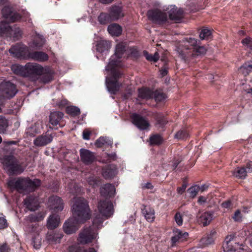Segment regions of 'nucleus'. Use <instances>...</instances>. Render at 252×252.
<instances>
[{"label": "nucleus", "instance_id": "7c9ffc66", "mask_svg": "<svg viewBox=\"0 0 252 252\" xmlns=\"http://www.w3.org/2000/svg\"><path fill=\"white\" fill-rule=\"evenodd\" d=\"M142 213L146 220L149 222H153L155 219V211L149 207L144 206Z\"/></svg>", "mask_w": 252, "mask_h": 252}, {"label": "nucleus", "instance_id": "58836bf2", "mask_svg": "<svg viewBox=\"0 0 252 252\" xmlns=\"http://www.w3.org/2000/svg\"><path fill=\"white\" fill-rule=\"evenodd\" d=\"M113 144L112 140L107 137H100L95 142V145L97 147H101L104 145L111 146Z\"/></svg>", "mask_w": 252, "mask_h": 252}, {"label": "nucleus", "instance_id": "0e129e2a", "mask_svg": "<svg viewBox=\"0 0 252 252\" xmlns=\"http://www.w3.org/2000/svg\"><path fill=\"white\" fill-rule=\"evenodd\" d=\"M91 132L87 129H85L83 132V138L85 140H89Z\"/></svg>", "mask_w": 252, "mask_h": 252}, {"label": "nucleus", "instance_id": "39448f33", "mask_svg": "<svg viewBox=\"0 0 252 252\" xmlns=\"http://www.w3.org/2000/svg\"><path fill=\"white\" fill-rule=\"evenodd\" d=\"M11 69L16 74L30 78L40 75L44 72V68L40 64L35 63H28L24 66L17 64L13 65Z\"/></svg>", "mask_w": 252, "mask_h": 252}, {"label": "nucleus", "instance_id": "f3484780", "mask_svg": "<svg viewBox=\"0 0 252 252\" xmlns=\"http://www.w3.org/2000/svg\"><path fill=\"white\" fill-rule=\"evenodd\" d=\"M131 119L133 124L140 129H146L149 126L148 121L138 114H133Z\"/></svg>", "mask_w": 252, "mask_h": 252}, {"label": "nucleus", "instance_id": "7ed1b4c3", "mask_svg": "<svg viewBox=\"0 0 252 252\" xmlns=\"http://www.w3.org/2000/svg\"><path fill=\"white\" fill-rule=\"evenodd\" d=\"M72 210L73 216L80 222H84L90 218V211L87 201L83 198L74 197Z\"/></svg>", "mask_w": 252, "mask_h": 252}, {"label": "nucleus", "instance_id": "b1692460", "mask_svg": "<svg viewBox=\"0 0 252 252\" xmlns=\"http://www.w3.org/2000/svg\"><path fill=\"white\" fill-rule=\"evenodd\" d=\"M24 204L29 210L34 211L37 209L39 203L37 198L29 196L24 200Z\"/></svg>", "mask_w": 252, "mask_h": 252}, {"label": "nucleus", "instance_id": "9d476101", "mask_svg": "<svg viewBox=\"0 0 252 252\" xmlns=\"http://www.w3.org/2000/svg\"><path fill=\"white\" fill-rule=\"evenodd\" d=\"M97 208L100 214L105 219L111 217L114 212L113 205L107 198L100 200L98 203Z\"/></svg>", "mask_w": 252, "mask_h": 252}, {"label": "nucleus", "instance_id": "37998d69", "mask_svg": "<svg viewBox=\"0 0 252 252\" xmlns=\"http://www.w3.org/2000/svg\"><path fill=\"white\" fill-rule=\"evenodd\" d=\"M162 140V138L158 134L153 135L150 137V143L152 145L160 144Z\"/></svg>", "mask_w": 252, "mask_h": 252}, {"label": "nucleus", "instance_id": "dca6fc26", "mask_svg": "<svg viewBox=\"0 0 252 252\" xmlns=\"http://www.w3.org/2000/svg\"><path fill=\"white\" fill-rule=\"evenodd\" d=\"M2 14L3 17L9 22H14L18 21L21 18L20 15L11 10V9L8 7H4L2 9Z\"/></svg>", "mask_w": 252, "mask_h": 252}, {"label": "nucleus", "instance_id": "1a4fd4ad", "mask_svg": "<svg viewBox=\"0 0 252 252\" xmlns=\"http://www.w3.org/2000/svg\"><path fill=\"white\" fill-rule=\"evenodd\" d=\"M108 70L111 71L113 79L108 80L106 78V86L108 91L111 94H115L119 91L121 86V84H119L117 80L121 76V73L119 70L114 68Z\"/></svg>", "mask_w": 252, "mask_h": 252}, {"label": "nucleus", "instance_id": "c85d7f7f", "mask_svg": "<svg viewBox=\"0 0 252 252\" xmlns=\"http://www.w3.org/2000/svg\"><path fill=\"white\" fill-rule=\"evenodd\" d=\"M109 14L113 21L117 20L124 16L121 7L117 6H112L110 10Z\"/></svg>", "mask_w": 252, "mask_h": 252}, {"label": "nucleus", "instance_id": "e2e57ef3", "mask_svg": "<svg viewBox=\"0 0 252 252\" xmlns=\"http://www.w3.org/2000/svg\"><path fill=\"white\" fill-rule=\"evenodd\" d=\"M89 184L92 186L93 188L98 186V183L94 178H91L88 180Z\"/></svg>", "mask_w": 252, "mask_h": 252}, {"label": "nucleus", "instance_id": "6ab92c4d", "mask_svg": "<svg viewBox=\"0 0 252 252\" xmlns=\"http://www.w3.org/2000/svg\"><path fill=\"white\" fill-rule=\"evenodd\" d=\"M80 156L81 160L85 164H90L93 162L95 159V156L93 153L90 151L81 149L80 150Z\"/></svg>", "mask_w": 252, "mask_h": 252}, {"label": "nucleus", "instance_id": "bf43d9fd", "mask_svg": "<svg viewBox=\"0 0 252 252\" xmlns=\"http://www.w3.org/2000/svg\"><path fill=\"white\" fill-rule=\"evenodd\" d=\"M10 248L9 245L6 243L0 244V252H9Z\"/></svg>", "mask_w": 252, "mask_h": 252}, {"label": "nucleus", "instance_id": "5701e85b", "mask_svg": "<svg viewBox=\"0 0 252 252\" xmlns=\"http://www.w3.org/2000/svg\"><path fill=\"white\" fill-rule=\"evenodd\" d=\"M40 230V228H39V226L37 224L32 226L31 229L32 232L37 233V235L32 239L33 246L36 250L39 249L41 246V237L38 234Z\"/></svg>", "mask_w": 252, "mask_h": 252}, {"label": "nucleus", "instance_id": "6e6d98bb", "mask_svg": "<svg viewBox=\"0 0 252 252\" xmlns=\"http://www.w3.org/2000/svg\"><path fill=\"white\" fill-rule=\"evenodd\" d=\"M183 214L180 212H177L174 216V219L176 223L179 225L181 226L183 224Z\"/></svg>", "mask_w": 252, "mask_h": 252}, {"label": "nucleus", "instance_id": "69168bd1", "mask_svg": "<svg viewBox=\"0 0 252 252\" xmlns=\"http://www.w3.org/2000/svg\"><path fill=\"white\" fill-rule=\"evenodd\" d=\"M246 169L247 173L252 172V161H249L246 165L245 167Z\"/></svg>", "mask_w": 252, "mask_h": 252}, {"label": "nucleus", "instance_id": "cd10ccee", "mask_svg": "<svg viewBox=\"0 0 252 252\" xmlns=\"http://www.w3.org/2000/svg\"><path fill=\"white\" fill-rule=\"evenodd\" d=\"M63 117V114L60 111H55L51 113L50 115V123L56 126L60 125V122Z\"/></svg>", "mask_w": 252, "mask_h": 252}, {"label": "nucleus", "instance_id": "9b49d317", "mask_svg": "<svg viewBox=\"0 0 252 252\" xmlns=\"http://www.w3.org/2000/svg\"><path fill=\"white\" fill-rule=\"evenodd\" d=\"M9 52L14 56L19 58L29 59L30 54L29 48L22 44H16L11 47Z\"/></svg>", "mask_w": 252, "mask_h": 252}, {"label": "nucleus", "instance_id": "c9c22d12", "mask_svg": "<svg viewBox=\"0 0 252 252\" xmlns=\"http://www.w3.org/2000/svg\"><path fill=\"white\" fill-rule=\"evenodd\" d=\"M41 75L40 80L44 83H47L53 79V71L49 68H44V72Z\"/></svg>", "mask_w": 252, "mask_h": 252}, {"label": "nucleus", "instance_id": "774afa93", "mask_svg": "<svg viewBox=\"0 0 252 252\" xmlns=\"http://www.w3.org/2000/svg\"><path fill=\"white\" fill-rule=\"evenodd\" d=\"M187 188L186 184H183L181 187H179L177 189V192L179 194H182L185 191Z\"/></svg>", "mask_w": 252, "mask_h": 252}, {"label": "nucleus", "instance_id": "3c124183", "mask_svg": "<svg viewBox=\"0 0 252 252\" xmlns=\"http://www.w3.org/2000/svg\"><path fill=\"white\" fill-rule=\"evenodd\" d=\"M62 238V235L56 234V233H53L47 235V238L48 241H49L51 242H55L57 243L58 242L59 240Z\"/></svg>", "mask_w": 252, "mask_h": 252}, {"label": "nucleus", "instance_id": "680f3d73", "mask_svg": "<svg viewBox=\"0 0 252 252\" xmlns=\"http://www.w3.org/2000/svg\"><path fill=\"white\" fill-rule=\"evenodd\" d=\"M69 252H83V251L77 246H72L69 248Z\"/></svg>", "mask_w": 252, "mask_h": 252}, {"label": "nucleus", "instance_id": "473e14b6", "mask_svg": "<svg viewBox=\"0 0 252 252\" xmlns=\"http://www.w3.org/2000/svg\"><path fill=\"white\" fill-rule=\"evenodd\" d=\"M60 224V218L58 215H51L47 220V226L48 228L54 229L57 227Z\"/></svg>", "mask_w": 252, "mask_h": 252}, {"label": "nucleus", "instance_id": "2f4dec72", "mask_svg": "<svg viewBox=\"0 0 252 252\" xmlns=\"http://www.w3.org/2000/svg\"><path fill=\"white\" fill-rule=\"evenodd\" d=\"M116 174V169L114 165H108L102 169V175L105 179L113 178Z\"/></svg>", "mask_w": 252, "mask_h": 252}, {"label": "nucleus", "instance_id": "09e8293b", "mask_svg": "<svg viewBox=\"0 0 252 252\" xmlns=\"http://www.w3.org/2000/svg\"><path fill=\"white\" fill-rule=\"evenodd\" d=\"M7 126V120L4 117L0 116V133H4Z\"/></svg>", "mask_w": 252, "mask_h": 252}, {"label": "nucleus", "instance_id": "f257e3e1", "mask_svg": "<svg viewBox=\"0 0 252 252\" xmlns=\"http://www.w3.org/2000/svg\"><path fill=\"white\" fill-rule=\"evenodd\" d=\"M199 41L194 38H187L181 41L177 47L179 56L184 60L191 56H200L205 54L206 49L199 46Z\"/></svg>", "mask_w": 252, "mask_h": 252}, {"label": "nucleus", "instance_id": "052dcab7", "mask_svg": "<svg viewBox=\"0 0 252 252\" xmlns=\"http://www.w3.org/2000/svg\"><path fill=\"white\" fill-rule=\"evenodd\" d=\"M242 215L240 210H238L235 212L233 217V219L236 221H240L242 220Z\"/></svg>", "mask_w": 252, "mask_h": 252}, {"label": "nucleus", "instance_id": "4468645a", "mask_svg": "<svg viewBox=\"0 0 252 252\" xmlns=\"http://www.w3.org/2000/svg\"><path fill=\"white\" fill-rule=\"evenodd\" d=\"M83 222L78 221L77 218L73 216L64 223L63 227L64 231L67 234L74 233L78 229V224Z\"/></svg>", "mask_w": 252, "mask_h": 252}, {"label": "nucleus", "instance_id": "864d4df0", "mask_svg": "<svg viewBox=\"0 0 252 252\" xmlns=\"http://www.w3.org/2000/svg\"><path fill=\"white\" fill-rule=\"evenodd\" d=\"M175 136L177 139H184L189 136V134L186 130L182 129L178 131Z\"/></svg>", "mask_w": 252, "mask_h": 252}, {"label": "nucleus", "instance_id": "4d7b16f0", "mask_svg": "<svg viewBox=\"0 0 252 252\" xmlns=\"http://www.w3.org/2000/svg\"><path fill=\"white\" fill-rule=\"evenodd\" d=\"M243 45L250 50H252V38L250 37H247L244 38L242 41Z\"/></svg>", "mask_w": 252, "mask_h": 252}, {"label": "nucleus", "instance_id": "20e7f679", "mask_svg": "<svg viewBox=\"0 0 252 252\" xmlns=\"http://www.w3.org/2000/svg\"><path fill=\"white\" fill-rule=\"evenodd\" d=\"M104 219L100 215H96L93 220V226H89L84 229L80 233L78 238L79 242L83 244H86L92 242L97 237V233L96 228H101Z\"/></svg>", "mask_w": 252, "mask_h": 252}, {"label": "nucleus", "instance_id": "c756f323", "mask_svg": "<svg viewBox=\"0 0 252 252\" xmlns=\"http://www.w3.org/2000/svg\"><path fill=\"white\" fill-rule=\"evenodd\" d=\"M110 47L111 43L109 41L101 40L97 44L96 50L102 54L106 55Z\"/></svg>", "mask_w": 252, "mask_h": 252}, {"label": "nucleus", "instance_id": "f704fd0d", "mask_svg": "<svg viewBox=\"0 0 252 252\" xmlns=\"http://www.w3.org/2000/svg\"><path fill=\"white\" fill-rule=\"evenodd\" d=\"M12 29L9 24L4 22H0V35L10 36L12 35Z\"/></svg>", "mask_w": 252, "mask_h": 252}, {"label": "nucleus", "instance_id": "bb28decb", "mask_svg": "<svg viewBox=\"0 0 252 252\" xmlns=\"http://www.w3.org/2000/svg\"><path fill=\"white\" fill-rule=\"evenodd\" d=\"M41 128V123L37 122L26 129V134L27 136L34 137L36 134L40 132Z\"/></svg>", "mask_w": 252, "mask_h": 252}, {"label": "nucleus", "instance_id": "72a5a7b5", "mask_svg": "<svg viewBox=\"0 0 252 252\" xmlns=\"http://www.w3.org/2000/svg\"><path fill=\"white\" fill-rule=\"evenodd\" d=\"M45 43V40L42 36L38 35L36 36L33 41L30 44L31 48L38 49L41 48Z\"/></svg>", "mask_w": 252, "mask_h": 252}, {"label": "nucleus", "instance_id": "8fccbe9b", "mask_svg": "<svg viewBox=\"0 0 252 252\" xmlns=\"http://www.w3.org/2000/svg\"><path fill=\"white\" fill-rule=\"evenodd\" d=\"M215 234L216 232H213L211 233L210 236L202 238L201 239L202 243L205 245L211 244L214 242V239L213 237Z\"/></svg>", "mask_w": 252, "mask_h": 252}, {"label": "nucleus", "instance_id": "423d86ee", "mask_svg": "<svg viewBox=\"0 0 252 252\" xmlns=\"http://www.w3.org/2000/svg\"><path fill=\"white\" fill-rule=\"evenodd\" d=\"M3 168L9 175L20 174L23 171L17 159L12 155H6L0 158Z\"/></svg>", "mask_w": 252, "mask_h": 252}, {"label": "nucleus", "instance_id": "6e6552de", "mask_svg": "<svg viewBox=\"0 0 252 252\" xmlns=\"http://www.w3.org/2000/svg\"><path fill=\"white\" fill-rule=\"evenodd\" d=\"M17 89L15 85L10 82H3L0 84V96L9 99L13 97L17 93Z\"/></svg>", "mask_w": 252, "mask_h": 252}, {"label": "nucleus", "instance_id": "e433bc0d", "mask_svg": "<svg viewBox=\"0 0 252 252\" xmlns=\"http://www.w3.org/2000/svg\"><path fill=\"white\" fill-rule=\"evenodd\" d=\"M108 31L112 36H118L121 34L122 30L119 25L113 24L108 26Z\"/></svg>", "mask_w": 252, "mask_h": 252}, {"label": "nucleus", "instance_id": "ea45409f", "mask_svg": "<svg viewBox=\"0 0 252 252\" xmlns=\"http://www.w3.org/2000/svg\"><path fill=\"white\" fill-rule=\"evenodd\" d=\"M239 71L245 76L248 75L252 71V61L245 63L240 67Z\"/></svg>", "mask_w": 252, "mask_h": 252}, {"label": "nucleus", "instance_id": "412c9836", "mask_svg": "<svg viewBox=\"0 0 252 252\" xmlns=\"http://www.w3.org/2000/svg\"><path fill=\"white\" fill-rule=\"evenodd\" d=\"M115 188L114 186L110 184H106L100 188V192L101 195L104 197H111L115 193Z\"/></svg>", "mask_w": 252, "mask_h": 252}, {"label": "nucleus", "instance_id": "4be33fe9", "mask_svg": "<svg viewBox=\"0 0 252 252\" xmlns=\"http://www.w3.org/2000/svg\"><path fill=\"white\" fill-rule=\"evenodd\" d=\"M188 236L187 232H183L178 229L173 230V236L171 238V241L173 244L176 243H179L185 240Z\"/></svg>", "mask_w": 252, "mask_h": 252}, {"label": "nucleus", "instance_id": "a18cd8bd", "mask_svg": "<svg viewBox=\"0 0 252 252\" xmlns=\"http://www.w3.org/2000/svg\"><path fill=\"white\" fill-rule=\"evenodd\" d=\"M68 189L70 193L75 194L79 193L81 191L80 188L74 182H72L68 185Z\"/></svg>", "mask_w": 252, "mask_h": 252}, {"label": "nucleus", "instance_id": "338daca9", "mask_svg": "<svg viewBox=\"0 0 252 252\" xmlns=\"http://www.w3.org/2000/svg\"><path fill=\"white\" fill-rule=\"evenodd\" d=\"M221 205L223 208L228 209L232 206V203L230 201L227 200L223 202Z\"/></svg>", "mask_w": 252, "mask_h": 252}, {"label": "nucleus", "instance_id": "393cba45", "mask_svg": "<svg viewBox=\"0 0 252 252\" xmlns=\"http://www.w3.org/2000/svg\"><path fill=\"white\" fill-rule=\"evenodd\" d=\"M213 214L212 212H206L198 216V222L203 226L208 225L213 219Z\"/></svg>", "mask_w": 252, "mask_h": 252}, {"label": "nucleus", "instance_id": "aec40b11", "mask_svg": "<svg viewBox=\"0 0 252 252\" xmlns=\"http://www.w3.org/2000/svg\"><path fill=\"white\" fill-rule=\"evenodd\" d=\"M53 138L52 134L41 135L34 140L33 143L37 147L44 146L51 143Z\"/></svg>", "mask_w": 252, "mask_h": 252}, {"label": "nucleus", "instance_id": "0eeeda50", "mask_svg": "<svg viewBox=\"0 0 252 252\" xmlns=\"http://www.w3.org/2000/svg\"><path fill=\"white\" fill-rule=\"evenodd\" d=\"M125 51V47L121 44H118L116 47L115 55L112 56L110 59L109 63L105 69H115L116 67L122 66V63L120 59L122 57Z\"/></svg>", "mask_w": 252, "mask_h": 252}, {"label": "nucleus", "instance_id": "13d9d810", "mask_svg": "<svg viewBox=\"0 0 252 252\" xmlns=\"http://www.w3.org/2000/svg\"><path fill=\"white\" fill-rule=\"evenodd\" d=\"M8 226V223L2 214H0V229H3Z\"/></svg>", "mask_w": 252, "mask_h": 252}, {"label": "nucleus", "instance_id": "49530a36", "mask_svg": "<svg viewBox=\"0 0 252 252\" xmlns=\"http://www.w3.org/2000/svg\"><path fill=\"white\" fill-rule=\"evenodd\" d=\"M66 112L69 115L75 116L80 114V110L77 107L70 106L66 108Z\"/></svg>", "mask_w": 252, "mask_h": 252}, {"label": "nucleus", "instance_id": "a211bd4d", "mask_svg": "<svg viewBox=\"0 0 252 252\" xmlns=\"http://www.w3.org/2000/svg\"><path fill=\"white\" fill-rule=\"evenodd\" d=\"M169 18L173 21L178 22L180 21L183 16V11L181 9H178L174 5H171L167 8Z\"/></svg>", "mask_w": 252, "mask_h": 252}, {"label": "nucleus", "instance_id": "de8ad7c7", "mask_svg": "<svg viewBox=\"0 0 252 252\" xmlns=\"http://www.w3.org/2000/svg\"><path fill=\"white\" fill-rule=\"evenodd\" d=\"M153 97L156 101L160 102L166 98V95L163 93L156 91L154 93L153 92Z\"/></svg>", "mask_w": 252, "mask_h": 252}, {"label": "nucleus", "instance_id": "ddd939ff", "mask_svg": "<svg viewBox=\"0 0 252 252\" xmlns=\"http://www.w3.org/2000/svg\"><path fill=\"white\" fill-rule=\"evenodd\" d=\"M147 16L150 20L157 23L164 22L167 19L166 13L158 9L149 10L147 12Z\"/></svg>", "mask_w": 252, "mask_h": 252}, {"label": "nucleus", "instance_id": "a878e982", "mask_svg": "<svg viewBox=\"0 0 252 252\" xmlns=\"http://www.w3.org/2000/svg\"><path fill=\"white\" fill-rule=\"evenodd\" d=\"M48 56L47 54L40 51L31 52L29 54V59H32L38 62H44L48 60Z\"/></svg>", "mask_w": 252, "mask_h": 252}, {"label": "nucleus", "instance_id": "c03bdc74", "mask_svg": "<svg viewBox=\"0 0 252 252\" xmlns=\"http://www.w3.org/2000/svg\"><path fill=\"white\" fill-rule=\"evenodd\" d=\"M155 118L157 120V125L159 127H163L167 123L166 119L161 114H157Z\"/></svg>", "mask_w": 252, "mask_h": 252}, {"label": "nucleus", "instance_id": "2eb2a0df", "mask_svg": "<svg viewBox=\"0 0 252 252\" xmlns=\"http://www.w3.org/2000/svg\"><path fill=\"white\" fill-rule=\"evenodd\" d=\"M239 246L234 240V236L230 235L226 237L223 244V248L224 252H233L237 250Z\"/></svg>", "mask_w": 252, "mask_h": 252}, {"label": "nucleus", "instance_id": "603ef678", "mask_svg": "<svg viewBox=\"0 0 252 252\" xmlns=\"http://www.w3.org/2000/svg\"><path fill=\"white\" fill-rule=\"evenodd\" d=\"M211 35V32L208 29H203L201 30L199 37L201 40L208 39Z\"/></svg>", "mask_w": 252, "mask_h": 252}, {"label": "nucleus", "instance_id": "f8f14e48", "mask_svg": "<svg viewBox=\"0 0 252 252\" xmlns=\"http://www.w3.org/2000/svg\"><path fill=\"white\" fill-rule=\"evenodd\" d=\"M48 205L52 213H58L63 209L64 203L61 197L52 196L49 198Z\"/></svg>", "mask_w": 252, "mask_h": 252}, {"label": "nucleus", "instance_id": "4c0bfd02", "mask_svg": "<svg viewBox=\"0 0 252 252\" xmlns=\"http://www.w3.org/2000/svg\"><path fill=\"white\" fill-rule=\"evenodd\" d=\"M138 96L143 99H150L153 97V92L147 88L140 89L138 90Z\"/></svg>", "mask_w": 252, "mask_h": 252}, {"label": "nucleus", "instance_id": "f03ea898", "mask_svg": "<svg viewBox=\"0 0 252 252\" xmlns=\"http://www.w3.org/2000/svg\"><path fill=\"white\" fill-rule=\"evenodd\" d=\"M40 181L38 179L31 180L29 178H19L8 181V186L11 189H15L20 193H26L33 191L39 186Z\"/></svg>", "mask_w": 252, "mask_h": 252}, {"label": "nucleus", "instance_id": "a19ab883", "mask_svg": "<svg viewBox=\"0 0 252 252\" xmlns=\"http://www.w3.org/2000/svg\"><path fill=\"white\" fill-rule=\"evenodd\" d=\"M246 169L244 167H238L233 171V175L237 178L244 179L247 176Z\"/></svg>", "mask_w": 252, "mask_h": 252}, {"label": "nucleus", "instance_id": "5fc2aeb1", "mask_svg": "<svg viewBox=\"0 0 252 252\" xmlns=\"http://www.w3.org/2000/svg\"><path fill=\"white\" fill-rule=\"evenodd\" d=\"M188 192L189 193L190 196L191 197H194L198 192L199 191V188L198 186H194L189 188L188 189Z\"/></svg>", "mask_w": 252, "mask_h": 252}, {"label": "nucleus", "instance_id": "79ce46f5", "mask_svg": "<svg viewBox=\"0 0 252 252\" xmlns=\"http://www.w3.org/2000/svg\"><path fill=\"white\" fill-rule=\"evenodd\" d=\"M98 20L101 24H106L113 21L110 14H107L105 13H101L100 14L98 17Z\"/></svg>", "mask_w": 252, "mask_h": 252}]
</instances>
